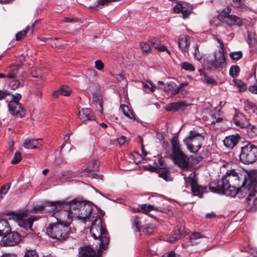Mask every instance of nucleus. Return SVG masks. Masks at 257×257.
Listing matches in <instances>:
<instances>
[{"label":"nucleus","instance_id":"2f4dec72","mask_svg":"<svg viewBox=\"0 0 257 257\" xmlns=\"http://www.w3.org/2000/svg\"><path fill=\"white\" fill-rule=\"evenodd\" d=\"M35 24H33L31 26L27 27L25 29L22 31L18 32L16 35V39L17 41L21 40L22 38L25 37L28 32H30L32 34L34 30Z\"/></svg>","mask_w":257,"mask_h":257},{"label":"nucleus","instance_id":"473e14b6","mask_svg":"<svg viewBox=\"0 0 257 257\" xmlns=\"http://www.w3.org/2000/svg\"><path fill=\"white\" fill-rule=\"evenodd\" d=\"M10 231V227L7 220H0V235H5Z\"/></svg>","mask_w":257,"mask_h":257},{"label":"nucleus","instance_id":"f704fd0d","mask_svg":"<svg viewBox=\"0 0 257 257\" xmlns=\"http://www.w3.org/2000/svg\"><path fill=\"white\" fill-rule=\"evenodd\" d=\"M171 144L173 154L182 151L180 149V144L178 137L174 136L173 137L171 140Z\"/></svg>","mask_w":257,"mask_h":257},{"label":"nucleus","instance_id":"4468645a","mask_svg":"<svg viewBox=\"0 0 257 257\" xmlns=\"http://www.w3.org/2000/svg\"><path fill=\"white\" fill-rule=\"evenodd\" d=\"M224 179L223 176L220 180H215L209 184V189L212 192L223 194L225 189L229 185Z\"/></svg>","mask_w":257,"mask_h":257},{"label":"nucleus","instance_id":"423d86ee","mask_svg":"<svg viewBox=\"0 0 257 257\" xmlns=\"http://www.w3.org/2000/svg\"><path fill=\"white\" fill-rule=\"evenodd\" d=\"M204 138L202 134L196 130H192L189 132L188 136L184 139V144L187 146L188 150L192 153H197L202 146V142Z\"/></svg>","mask_w":257,"mask_h":257},{"label":"nucleus","instance_id":"09e8293b","mask_svg":"<svg viewBox=\"0 0 257 257\" xmlns=\"http://www.w3.org/2000/svg\"><path fill=\"white\" fill-rule=\"evenodd\" d=\"M12 98L9 103H20L19 101L22 96L20 93H16L12 95Z\"/></svg>","mask_w":257,"mask_h":257},{"label":"nucleus","instance_id":"bf43d9fd","mask_svg":"<svg viewBox=\"0 0 257 257\" xmlns=\"http://www.w3.org/2000/svg\"><path fill=\"white\" fill-rule=\"evenodd\" d=\"M181 13L183 15V18L184 19H186L188 17V16L191 13V12H190L186 7L183 6L182 11H181Z\"/></svg>","mask_w":257,"mask_h":257},{"label":"nucleus","instance_id":"58836bf2","mask_svg":"<svg viewBox=\"0 0 257 257\" xmlns=\"http://www.w3.org/2000/svg\"><path fill=\"white\" fill-rule=\"evenodd\" d=\"M252 0H232V6L237 8L242 7L245 4L248 5Z\"/></svg>","mask_w":257,"mask_h":257},{"label":"nucleus","instance_id":"393cba45","mask_svg":"<svg viewBox=\"0 0 257 257\" xmlns=\"http://www.w3.org/2000/svg\"><path fill=\"white\" fill-rule=\"evenodd\" d=\"M225 23L229 26H242V21L238 17L234 15H230L225 17Z\"/></svg>","mask_w":257,"mask_h":257},{"label":"nucleus","instance_id":"338daca9","mask_svg":"<svg viewBox=\"0 0 257 257\" xmlns=\"http://www.w3.org/2000/svg\"><path fill=\"white\" fill-rule=\"evenodd\" d=\"M117 0H98L97 5H107L109 3L112 2H117Z\"/></svg>","mask_w":257,"mask_h":257},{"label":"nucleus","instance_id":"c03bdc74","mask_svg":"<svg viewBox=\"0 0 257 257\" xmlns=\"http://www.w3.org/2000/svg\"><path fill=\"white\" fill-rule=\"evenodd\" d=\"M141 231L147 234H151L155 231V228L152 224H145Z\"/></svg>","mask_w":257,"mask_h":257},{"label":"nucleus","instance_id":"052dcab7","mask_svg":"<svg viewBox=\"0 0 257 257\" xmlns=\"http://www.w3.org/2000/svg\"><path fill=\"white\" fill-rule=\"evenodd\" d=\"M174 86H175V84L174 82L168 83L166 84L164 90L166 92L172 91V89L174 88Z\"/></svg>","mask_w":257,"mask_h":257},{"label":"nucleus","instance_id":"39448f33","mask_svg":"<svg viewBox=\"0 0 257 257\" xmlns=\"http://www.w3.org/2000/svg\"><path fill=\"white\" fill-rule=\"evenodd\" d=\"M13 219L16 221L20 227L22 229L21 231L25 233L24 236L28 237H34L35 232L32 228V225L35 220H37L39 217L32 216L27 219L22 217L21 215L15 214L13 217Z\"/></svg>","mask_w":257,"mask_h":257},{"label":"nucleus","instance_id":"7ed1b4c3","mask_svg":"<svg viewBox=\"0 0 257 257\" xmlns=\"http://www.w3.org/2000/svg\"><path fill=\"white\" fill-rule=\"evenodd\" d=\"M69 207H71L72 213L74 218H77L83 221L89 220L91 218H94V210L92 209L89 204H84L79 202L75 201H71V205Z\"/></svg>","mask_w":257,"mask_h":257},{"label":"nucleus","instance_id":"a211bd4d","mask_svg":"<svg viewBox=\"0 0 257 257\" xmlns=\"http://www.w3.org/2000/svg\"><path fill=\"white\" fill-rule=\"evenodd\" d=\"M98 168V162L97 160L93 161L90 162L87 167L80 173L81 176H86L89 177H93V171H96Z\"/></svg>","mask_w":257,"mask_h":257},{"label":"nucleus","instance_id":"f257e3e1","mask_svg":"<svg viewBox=\"0 0 257 257\" xmlns=\"http://www.w3.org/2000/svg\"><path fill=\"white\" fill-rule=\"evenodd\" d=\"M71 205V202H47L42 205L36 206L33 208V212L46 213L55 211L52 216H54L57 223L64 224L69 223L74 216L71 213L72 208L69 207Z\"/></svg>","mask_w":257,"mask_h":257},{"label":"nucleus","instance_id":"ddd939ff","mask_svg":"<svg viewBox=\"0 0 257 257\" xmlns=\"http://www.w3.org/2000/svg\"><path fill=\"white\" fill-rule=\"evenodd\" d=\"M224 179L227 183L226 184H231L239 186L240 177L238 172L234 169L227 170L225 174L223 176Z\"/></svg>","mask_w":257,"mask_h":257},{"label":"nucleus","instance_id":"6e6d98bb","mask_svg":"<svg viewBox=\"0 0 257 257\" xmlns=\"http://www.w3.org/2000/svg\"><path fill=\"white\" fill-rule=\"evenodd\" d=\"M141 46L142 47V49L144 52H149L151 50V46L149 44H148L147 43H146V42L142 43L141 44Z\"/></svg>","mask_w":257,"mask_h":257},{"label":"nucleus","instance_id":"6e6552de","mask_svg":"<svg viewBox=\"0 0 257 257\" xmlns=\"http://www.w3.org/2000/svg\"><path fill=\"white\" fill-rule=\"evenodd\" d=\"M184 178L186 187L191 186L192 192L194 195L201 197L206 191V186L202 187L197 184L195 172H192L188 177L184 176Z\"/></svg>","mask_w":257,"mask_h":257},{"label":"nucleus","instance_id":"412c9836","mask_svg":"<svg viewBox=\"0 0 257 257\" xmlns=\"http://www.w3.org/2000/svg\"><path fill=\"white\" fill-rule=\"evenodd\" d=\"M187 105V103L185 101L172 102L166 106V110L168 111H177L179 109H184Z\"/></svg>","mask_w":257,"mask_h":257},{"label":"nucleus","instance_id":"0eeeda50","mask_svg":"<svg viewBox=\"0 0 257 257\" xmlns=\"http://www.w3.org/2000/svg\"><path fill=\"white\" fill-rule=\"evenodd\" d=\"M240 160L245 164H252L257 160V148L248 144L242 148L240 154Z\"/></svg>","mask_w":257,"mask_h":257},{"label":"nucleus","instance_id":"1a4fd4ad","mask_svg":"<svg viewBox=\"0 0 257 257\" xmlns=\"http://www.w3.org/2000/svg\"><path fill=\"white\" fill-rule=\"evenodd\" d=\"M209 64L213 69L221 71L227 65L225 54L221 52H215L213 58L209 60Z\"/></svg>","mask_w":257,"mask_h":257},{"label":"nucleus","instance_id":"a18cd8bd","mask_svg":"<svg viewBox=\"0 0 257 257\" xmlns=\"http://www.w3.org/2000/svg\"><path fill=\"white\" fill-rule=\"evenodd\" d=\"M158 162L154 163L157 169H164L166 167V165L164 162V160L162 157L158 158Z\"/></svg>","mask_w":257,"mask_h":257},{"label":"nucleus","instance_id":"a878e982","mask_svg":"<svg viewBox=\"0 0 257 257\" xmlns=\"http://www.w3.org/2000/svg\"><path fill=\"white\" fill-rule=\"evenodd\" d=\"M189 37L186 35H181L178 39V45L182 51H187V47L190 45Z\"/></svg>","mask_w":257,"mask_h":257},{"label":"nucleus","instance_id":"774afa93","mask_svg":"<svg viewBox=\"0 0 257 257\" xmlns=\"http://www.w3.org/2000/svg\"><path fill=\"white\" fill-rule=\"evenodd\" d=\"M249 90L252 93L257 94V85L250 86Z\"/></svg>","mask_w":257,"mask_h":257},{"label":"nucleus","instance_id":"4be33fe9","mask_svg":"<svg viewBox=\"0 0 257 257\" xmlns=\"http://www.w3.org/2000/svg\"><path fill=\"white\" fill-rule=\"evenodd\" d=\"M79 257H97L96 251L90 246H85L80 248Z\"/></svg>","mask_w":257,"mask_h":257},{"label":"nucleus","instance_id":"3c124183","mask_svg":"<svg viewBox=\"0 0 257 257\" xmlns=\"http://www.w3.org/2000/svg\"><path fill=\"white\" fill-rule=\"evenodd\" d=\"M218 114L217 113H214L212 114L211 116L212 118V120L211 121V124H215L216 122H219L222 121V118L217 116Z\"/></svg>","mask_w":257,"mask_h":257},{"label":"nucleus","instance_id":"a19ab883","mask_svg":"<svg viewBox=\"0 0 257 257\" xmlns=\"http://www.w3.org/2000/svg\"><path fill=\"white\" fill-rule=\"evenodd\" d=\"M233 82L234 83V85L237 88H238V89L240 92L244 91L246 90V85L242 81H241L238 79H235L233 81Z\"/></svg>","mask_w":257,"mask_h":257},{"label":"nucleus","instance_id":"69168bd1","mask_svg":"<svg viewBox=\"0 0 257 257\" xmlns=\"http://www.w3.org/2000/svg\"><path fill=\"white\" fill-rule=\"evenodd\" d=\"M24 257H38L36 252L34 250H28Z\"/></svg>","mask_w":257,"mask_h":257},{"label":"nucleus","instance_id":"f3484780","mask_svg":"<svg viewBox=\"0 0 257 257\" xmlns=\"http://www.w3.org/2000/svg\"><path fill=\"white\" fill-rule=\"evenodd\" d=\"M9 110L11 114L20 117L25 115V110L21 103H8Z\"/></svg>","mask_w":257,"mask_h":257},{"label":"nucleus","instance_id":"4d7b16f0","mask_svg":"<svg viewBox=\"0 0 257 257\" xmlns=\"http://www.w3.org/2000/svg\"><path fill=\"white\" fill-rule=\"evenodd\" d=\"M194 56L195 58L197 59L198 60H201L202 58L201 55L200 54L198 46L197 45L195 46Z\"/></svg>","mask_w":257,"mask_h":257},{"label":"nucleus","instance_id":"2eb2a0df","mask_svg":"<svg viewBox=\"0 0 257 257\" xmlns=\"http://www.w3.org/2000/svg\"><path fill=\"white\" fill-rule=\"evenodd\" d=\"M235 111L233 122L236 126L240 128H249L250 124L247 118L243 113L237 112L236 109H235Z\"/></svg>","mask_w":257,"mask_h":257},{"label":"nucleus","instance_id":"aec40b11","mask_svg":"<svg viewBox=\"0 0 257 257\" xmlns=\"http://www.w3.org/2000/svg\"><path fill=\"white\" fill-rule=\"evenodd\" d=\"M79 117L83 122L95 119L93 112L89 108H82L79 110Z\"/></svg>","mask_w":257,"mask_h":257},{"label":"nucleus","instance_id":"ea45409f","mask_svg":"<svg viewBox=\"0 0 257 257\" xmlns=\"http://www.w3.org/2000/svg\"><path fill=\"white\" fill-rule=\"evenodd\" d=\"M187 83H182L179 86L175 88V86H174V88L172 90L171 96V97L174 96L175 95L179 93L180 92L183 91L184 87L187 86Z\"/></svg>","mask_w":257,"mask_h":257},{"label":"nucleus","instance_id":"dca6fc26","mask_svg":"<svg viewBox=\"0 0 257 257\" xmlns=\"http://www.w3.org/2000/svg\"><path fill=\"white\" fill-rule=\"evenodd\" d=\"M187 233L185 228L184 226H181L174 230L170 235L167 236L165 239L170 243H174L180 238L181 236L185 235Z\"/></svg>","mask_w":257,"mask_h":257},{"label":"nucleus","instance_id":"bb28decb","mask_svg":"<svg viewBox=\"0 0 257 257\" xmlns=\"http://www.w3.org/2000/svg\"><path fill=\"white\" fill-rule=\"evenodd\" d=\"M144 220L143 216L140 215H136L133 219V225L136 227L138 232H141L144 226Z\"/></svg>","mask_w":257,"mask_h":257},{"label":"nucleus","instance_id":"0e129e2a","mask_svg":"<svg viewBox=\"0 0 257 257\" xmlns=\"http://www.w3.org/2000/svg\"><path fill=\"white\" fill-rule=\"evenodd\" d=\"M10 92L8 90H0V100L5 99L7 96L10 95Z\"/></svg>","mask_w":257,"mask_h":257},{"label":"nucleus","instance_id":"37998d69","mask_svg":"<svg viewBox=\"0 0 257 257\" xmlns=\"http://www.w3.org/2000/svg\"><path fill=\"white\" fill-rule=\"evenodd\" d=\"M141 209L142 210L143 212L146 214L153 210H158V209L155 208L154 206L148 204L141 205Z\"/></svg>","mask_w":257,"mask_h":257},{"label":"nucleus","instance_id":"f8f14e48","mask_svg":"<svg viewBox=\"0 0 257 257\" xmlns=\"http://www.w3.org/2000/svg\"><path fill=\"white\" fill-rule=\"evenodd\" d=\"M173 158L180 168L186 169L189 167V158L182 151L173 154Z\"/></svg>","mask_w":257,"mask_h":257},{"label":"nucleus","instance_id":"c85d7f7f","mask_svg":"<svg viewBox=\"0 0 257 257\" xmlns=\"http://www.w3.org/2000/svg\"><path fill=\"white\" fill-rule=\"evenodd\" d=\"M239 191V186L229 184V186H227L226 187V189H225L223 194L226 196L233 197L235 196L238 193Z\"/></svg>","mask_w":257,"mask_h":257},{"label":"nucleus","instance_id":"603ef678","mask_svg":"<svg viewBox=\"0 0 257 257\" xmlns=\"http://www.w3.org/2000/svg\"><path fill=\"white\" fill-rule=\"evenodd\" d=\"M183 5L180 3H177L173 8V11L175 13H180L182 11Z\"/></svg>","mask_w":257,"mask_h":257},{"label":"nucleus","instance_id":"72a5a7b5","mask_svg":"<svg viewBox=\"0 0 257 257\" xmlns=\"http://www.w3.org/2000/svg\"><path fill=\"white\" fill-rule=\"evenodd\" d=\"M93 101L99 106L98 110L100 113L102 111V97L100 93L96 92L92 95Z\"/></svg>","mask_w":257,"mask_h":257},{"label":"nucleus","instance_id":"cd10ccee","mask_svg":"<svg viewBox=\"0 0 257 257\" xmlns=\"http://www.w3.org/2000/svg\"><path fill=\"white\" fill-rule=\"evenodd\" d=\"M20 69V65H14L10 66L8 73L7 74V78L10 79H16L18 77V74Z\"/></svg>","mask_w":257,"mask_h":257},{"label":"nucleus","instance_id":"6ab92c4d","mask_svg":"<svg viewBox=\"0 0 257 257\" xmlns=\"http://www.w3.org/2000/svg\"><path fill=\"white\" fill-rule=\"evenodd\" d=\"M245 206L246 209L250 211H255L257 209V198L254 197V194L250 193L245 199Z\"/></svg>","mask_w":257,"mask_h":257},{"label":"nucleus","instance_id":"7c9ffc66","mask_svg":"<svg viewBox=\"0 0 257 257\" xmlns=\"http://www.w3.org/2000/svg\"><path fill=\"white\" fill-rule=\"evenodd\" d=\"M151 46L160 52L166 51L169 55H171L170 51L163 45H161L159 42H157L156 39H153L151 41Z\"/></svg>","mask_w":257,"mask_h":257},{"label":"nucleus","instance_id":"5701e85b","mask_svg":"<svg viewBox=\"0 0 257 257\" xmlns=\"http://www.w3.org/2000/svg\"><path fill=\"white\" fill-rule=\"evenodd\" d=\"M239 139L238 135L229 136L224 139L223 143L225 147L232 149L237 145Z\"/></svg>","mask_w":257,"mask_h":257},{"label":"nucleus","instance_id":"864d4df0","mask_svg":"<svg viewBox=\"0 0 257 257\" xmlns=\"http://www.w3.org/2000/svg\"><path fill=\"white\" fill-rule=\"evenodd\" d=\"M201 238H202V236L199 232H195L190 236V240L191 242H194L195 240Z\"/></svg>","mask_w":257,"mask_h":257},{"label":"nucleus","instance_id":"4c0bfd02","mask_svg":"<svg viewBox=\"0 0 257 257\" xmlns=\"http://www.w3.org/2000/svg\"><path fill=\"white\" fill-rule=\"evenodd\" d=\"M120 108H121L123 112V114L125 115V116L130 118L131 119L135 120V117L134 116L133 113L130 111L129 107L127 105H121Z\"/></svg>","mask_w":257,"mask_h":257},{"label":"nucleus","instance_id":"e2e57ef3","mask_svg":"<svg viewBox=\"0 0 257 257\" xmlns=\"http://www.w3.org/2000/svg\"><path fill=\"white\" fill-rule=\"evenodd\" d=\"M160 176L163 178L166 181H169L171 180V177L170 176V174L168 172H164L160 174Z\"/></svg>","mask_w":257,"mask_h":257},{"label":"nucleus","instance_id":"de8ad7c7","mask_svg":"<svg viewBox=\"0 0 257 257\" xmlns=\"http://www.w3.org/2000/svg\"><path fill=\"white\" fill-rule=\"evenodd\" d=\"M230 57L234 60H238L242 57V53L241 51L232 52L229 53Z\"/></svg>","mask_w":257,"mask_h":257},{"label":"nucleus","instance_id":"79ce46f5","mask_svg":"<svg viewBox=\"0 0 257 257\" xmlns=\"http://www.w3.org/2000/svg\"><path fill=\"white\" fill-rule=\"evenodd\" d=\"M239 67L237 65L232 66L229 69V75L233 78L237 76L239 72Z\"/></svg>","mask_w":257,"mask_h":257},{"label":"nucleus","instance_id":"9d476101","mask_svg":"<svg viewBox=\"0 0 257 257\" xmlns=\"http://www.w3.org/2000/svg\"><path fill=\"white\" fill-rule=\"evenodd\" d=\"M248 177L245 178L241 186L247 188L253 193L257 192V170H250L247 173Z\"/></svg>","mask_w":257,"mask_h":257},{"label":"nucleus","instance_id":"f03ea898","mask_svg":"<svg viewBox=\"0 0 257 257\" xmlns=\"http://www.w3.org/2000/svg\"><path fill=\"white\" fill-rule=\"evenodd\" d=\"M94 218L92 220L90 232L94 239L98 240L96 249L99 253L107 248L109 242V237L104 222L97 216Z\"/></svg>","mask_w":257,"mask_h":257},{"label":"nucleus","instance_id":"8fccbe9b","mask_svg":"<svg viewBox=\"0 0 257 257\" xmlns=\"http://www.w3.org/2000/svg\"><path fill=\"white\" fill-rule=\"evenodd\" d=\"M22 160L21 154L20 152H17L15 154V156L12 159L11 163L13 164H16L19 163Z\"/></svg>","mask_w":257,"mask_h":257},{"label":"nucleus","instance_id":"c9c22d12","mask_svg":"<svg viewBox=\"0 0 257 257\" xmlns=\"http://www.w3.org/2000/svg\"><path fill=\"white\" fill-rule=\"evenodd\" d=\"M12 79L13 80L9 83V86L13 90H16L18 88L23 86L24 85V80L23 79Z\"/></svg>","mask_w":257,"mask_h":257},{"label":"nucleus","instance_id":"49530a36","mask_svg":"<svg viewBox=\"0 0 257 257\" xmlns=\"http://www.w3.org/2000/svg\"><path fill=\"white\" fill-rule=\"evenodd\" d=\"M181 67L182 69L186 71H193L195 70V67L194 66L188 62H184L182 63L181 65Z\"/></svg>","mask_w":257,"mask_h":257},{"label":"nucleus","instance_id":"e433bc0d","mask_svg":"<svg viewBox=\"0 0 257 257\" xmlns=\"http://www.w3.org/2000/svg\"><path fill=\"white\" fill-rule=\"evenodd\" d=\"M200 72H202L200 73V74L203 75L204 76V83H205L207 84L212 85L217 84V82L214 78L207 75V74L206 72H202L201 70L200 71Z\"/></svg>","mask_w":257,"mask_h":257},{"label":"nucleus","instance_id":"5fc2aeb1","mask_svg":"<svg viewBox=\"0 0 257 257\" xmlns=\"http://www.w3.org/2000/svg\"><path fill=\"white\" fill-rule=\"evenodd\" d=\"M143 87L144 88H148L151 89V90L153 92L155 90V86L153 85V84L150 81H148L147 83H143Z\"/></svg>","mask_w":257,"mask_h":257},{"label":"nucleus","instance_id":"680f3d73","mask_svg":"<svg viewBox=\"0 0 257 257\" xmlns=\"http://www.w3.org/2000/svg\"><path fill=\"white\" fill-rule=\"evenodd\" d=\"M255 104L248 100L247 101L245 105V109L246 110H248L249 112L253 108Z\"/></svg>","mask_w":257,"mask_h":257},{"label":"nucleus","instance_id":"b1692460","mask_svg":"<svg viewBox=\"0 0 257 257\" xmlns=\"http://www.w3.org/2000/svg\"><path fill=\"white\" fill-rule=\"evenodd\" d=\"M71 89L67 85H62L58 89L53 92V96L57 98L59 95H63L65 96H69L72 93Z\"/></svg>","mask_w":257,"mask_h":257},{"label":"nucleus","instance_id":"20e7f679","mask_svg":"<svg viewBox=\"0 0 257 257\" xmlns=\"http://www.w3.org/2000/svg\"><path fill=\"white\" fill-rule=\"evenodd\" d=\"M47 234L52 238L58 240H64L70 234V228L66 223L51 224L47 228Z\"/></svg>","mask_w":257,"mask_h":257},{"label":"nucleus","instance_id":"13d9d810","mask_svg":"<svg viewBox=\"0 0 257 257\" xmlns=\"http://www.w3.org/2000/svg\"><path fill=\"white\" fill-rule=\"evenodd\" d=\"M95 67L97 70L101 71L104 68V64L101 60H96L95 62Z\"/></svg>","mask_w":257,"mask_h":257},{"label":"nucleus","instance_id":"c756f323","mask_svg":"<svg viewBox=\"0 0 257 257\" xmlns=\"http://www.w3.org/2000/svg\"><path fill=\"white\" fill-rule=\"evenodd\" d=\"M40 140L41 139H27L25 140L23 146L25 148L28 149L37 148V146L39 145L38 141Z\"/></svg>","mask_w":257,"mask_h":257},{"label":"nucleus","instance_id":"9b49d317","mask_svg":"<svg viewBox=\"0 0 257 257\" xmlns=\"http://www.w3.org/2000/svg\"><path fill=\"white\" fill-rule=\"evenodd\" d=\"M21 240V235L17 232L7 233L3 237L2 244L4 246H11L17 244Z\"/></svg>","mask_w":257,"mask_h":257}]
</instances>
